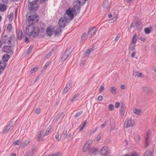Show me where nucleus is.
<instances>
[{"mask_svg": "<svg viewBox=\"0 0 156 156\" xmlns=\"http://www.w3.org/2000/svg\"><path fill=\"white\" fill-rule=\"evenodd\" d=\"M39 30L38 27L33 25H29L26 29V33L30 37H34L39 34Z\"/></svg>", "mask_w": 156, "mask_h": 156, "instance_id": "obj_1", "label": "nucleus"}, {"mask_svg": "<svg viewBox=\"0 0 156 156\" xmlns=\"http://www.w3.org/2000/svg\"><path fill=\"white\" fill-rule=\"evenodd\" d=\"M77 8L75 6L73 8H69L67 9L64 14V17L66 18L67 20L70 21L72 20L74 17L73 14L75 12Z\"/></svg>", "mask_w": 156, "mask_h": 156, "instance_id": "obj_2", "label": "nucleus"}, {"mask_svg": "<svg viewBox=\"0 0 156 156\" xmlns=\"http://www.w3.org/2000/svg\"><path fill=\"white\" fill-rule=\"evenodd\" d=\"M28 7L30 10L32 11L37 10L38 6L37 4V0H28Z\"/></svg>", "mask_w": 156, "mask_h": 156, "instance_id": "obj_3", "label": "nucleus"}, {"mask_svg": "<svg viewBox=\"0 0 156 156\" xmlns=\"http://www.w3.org/2000/svg\"><path fill=\"white\" fill-rule=\"evenodd\" d=\"M134 125V121L131 118L127 119L124 122V127L125 128L132 127Z\"/></svg>", "mask_w": 156, "mask_h": 156, "instance_id": "obj_4", "label": "nucleus"}, {"mask_svg": "<svg viewBox=\"0 0 156 156\" xmlns=\"http://www.w3.org/2000/svg\"><path fill=\"white\" fill-rule=\"evenodd\" d=\"M38 16L37 14H34L28 17V21L30 23L32 22L31 24H33L37 23L38 21Z\"/></svg>", "mask_w": 156, "mask_h": 156, "instance_id": "obj_5", "label": "nucleus"}, {"mask_svg": "<svg viewBox=\"0 0 156 156\" xmlns=\"http://www.w3.org/2000/svg\"><path fill=\"white\" fill-rule=\"evenodd\" d=\"M69 20H67L66 18L64 17L60 18L58 21V24L60 28H64L66 26V23L69 22Z\"/></svg>", "mask_w": 156, "mask_h": 156, "instance_id": "obj_6", "label": "nucleus"}, {"mask_svg": "<svg viewBox=\"0 0 156 156\" xmlns=\"http://www.w3.org/2000/svg\"><path fill=\"white\" fill-rule=\"evenodd\" d=\"M91 142L90 143L89 141L87 142L83 149V151L84 152H88L89 153L90 149V146L91 144Z\"/></svg>", "mask_w": 156, "mask_h": 156, "instance_id": "obj_7", "label": "nucleus"}, {"mask_svg": "<svg viewBox=\"0 0 156 156\" xmlns=\"http://www.w3.org/2000/svg\"><path fill=\"white\" fill-rule=\"evenodd\" d=\"M12 126V122H9L7 126L5 127L3 130L2 133L4 134L7 133Z\"/></svg>", "mask_w": 156, "mask_h": 156, "instance_id": "obj_8", "label": "nucleus"}, {"mask_svg": "<svg viewBox=\"0 0 156 156\" xmlns=\"http://www.w3.org/2000/svg\"><path fill=\"white\" fill-rule=\"evenodd\" d=\"M108 153V148L106 146H104L100 152V154L102 155H105Z\"/></svg>", "mask_w": 156, "mask_h": 156, "instance_id": "obj_9", "label": "nucleus"}, {"mask_svg": "<svg viewBox=\"0 0 156 156\" xmlns=\"http://www.w3.org/2000/svg\"><path fill=\"white\" fill-rule=\"evenodd\" d=\"M3 50L6 53H12V50L11 46H5L3 48Z\"/></svg>", "mask_w": 156, "mask_h": 156, "instance_id": "obj_10", "label": "nucleus"}, {"mask_svg": "<svg viewBox=\"0 0 156 156\" xmlns=\"http://www.w3.org/2000/svg\"><path fill=\"white\" fill-rule=\"evenodd\" d=\"M6 65V63H5L4 62H0V75L2 73L5 69Z\"/></svg>", "mask_w": 156, "mask_h": 156, "instance_id": "obj_11", "label": "nucleus"}, {"mask_svg": "<svg viewBox=\"0 0 156 156\" xmlns=\"http://www.w3.org/2000/svg\"><path fill=\"white\" fill-rule=\"evenodd\" d=\"M71 52L69 51V50H67L63 55L62 59V61H64L69 57L70 54Z\"/></svg>", "mask_w": 156, "mask_h": 156, "instance_id": "obj_12", "label": "nucleus"}, {"mask_svg": "<svg viewBox=\"0 0 156 156\" xmlns=\"http://www.w3.org/2000/svg\"><path fill=\"white\" fill-rule=\"evenodd\" d=\"M97 31V29L95 27H93L91 28L88 32L89 34L90 35H92L95 34Z\"/></svg>", "mask_w": 156, "mask_h": 156, "instance_id": "obj_13", "label": "nucleus"}, {"mask_svg": "<svg viewBox=\"0 0 156 156\" xmlns=\"http://www.w3.org/2000/svg\"><path fill=\"white\" fill-rule=\"evenodd\" d=\"M71 83H68L66 84L65 87L63 91V94H65L66 93H67L68 91L70 89V88L71 87Z\"/></svg>", "mask_w": 156, "mask_h": 156, "instance_id": "obj_14", "label": "nucleus"}, {"mask_svg": "<svg viewBox=\"0 0 156 156\" xmlns=\"http://www.w3.org/2000/svg\"><path fill=\"white\" fill-rule=\"evenodd\" d=\"M98 149L94 147L90 148L89 153L93 154H96L98 152Z\"/></svg>", "mask_w": 156, "mask_h": 156, "instance_id": "obj_15", "label": "nucleus"}, {"mask_svg": "<svg viewBox=\"0 0 156 156\" xmlns=\"http://www.w3.org/2000/svg\"><path fill=\"white\" fill-rule=\"evenodd\" d=\"M143 91L146 93H149L152 92V89L150 87H144L143 88Z\"/></svg>", "mask_w": 156, "mask_h": 156, "instance_id": "obj_16", "label": "nucleus"}, {"mask_svg": "<svg viewBox=\"0 0 156 156\" xmlns=\"http://www.w3.org/2000/svg\"><path fill=\"white\" fill-rule=\"evenodd\" d=\"M62 136L64 138H65L66 137L69 138L70 137V133H69V135H67V130H66V129H65L63 132V133L62 135Z\"/></svg>", "mask_w": 156, "mask_h": 156, "instance_id": "obj_17", "label": "nucleus"}, {"mask_svg": "<svg viewBox=\"0 0 156 156\" xmlns=\"http://www.w3.org/2000/svg\"><path fill=\"white\" fill-rule=\"evenodd\" d=\"M9 58V55L8 54H5L3 56V61L1 62H4L5 63H6V62H7Z\"/></svg>", "mask_w": 156, "mask_h": 156, "instance_id": "obj_18", "label": "nucleus"}, {"mask_svg": "<svg viewBox=\"0 0 156 156\" xmlns=\"http://www.w3.org/2000/svg\"><path fill=\"white\" fill-rule=\"evenodd\" d=\"M133 112L136 115H140L142 112V111L138 109L134 108L133 110Z\"/></svg>", "mask_w": 156, "mask_h": 156, "instance_id": "obj_19", "label": "nucleus"}, {"mask_svg": "<svg viewBox=\"0 0 156 156\" xmlns=\"http://www.w3.org/2000/svg\"><path fill=\"white\" fill-rule=\"evenodd\" d=\"M152 154L153 151L148 150L145 152L144 156H153Z\"/></svg>", "mask_w": 156, "mask_h": 156, "instance_id": "obj_20", "label": "nucleus"}, {"mask_svg": "<svg viewBox=\"0 0 156 156\" xmlns=\"http://www.w3.org/2000/svg\"><path fill=\"white\" fill-rule=\"evenodd\" d=\"M150 135V133L148 132H147V134H146V137L145 138V147H147L149 144V136Z\"/></svg>", "mask_w": 156, "mask_h": 156, "instance_id": "obj_21", "label": "nucleus"}, {"mask_svg": "<svg viewBox=\"0 0 156 156\" xmlns=\"http://www.w3.org/2000/svg\"><path fill=\"white\" fill-rule=\"evenodd\" d=\"M30 140H27L24 141L23 144L20 145V147H24L27 146L30 143Z\"/></svg>", "mask_w": 156, "mask_h": 156, "instance_id": "obj_22", "label": "nucleus"}, {"mask_svg": "<svg viewBox=\"0 0 156 156\" xmlns=\"http://www.w3.org/2000/svg\"><path fill=\"white\" fill-rule=\"evenodd\" d=\"M17 35L18 36V38L19 39L21 40L22 37V36L23 35V33L22 30H19L17 32Z\"/></svg>", "mask_w": 156, "mask_h": 156, "instance_id": "obj_23", "label": "nucleus"}, {"mask_svg": "<svg viewBox=\"0 0 156 156\" xmlns=\"http://www.w3.org/2000/svg\"><path fill=\"white\" fill-rule=\"evenodd\" d=\"M110 91L112 93L115 94H116L117 93L116 87L115 86H113L111 87Z\"/></svg>", "mask_w": 156, "mask_h": 156, "instance_id": "obj_24", "label": "nucleus"}, {"mask_svg": "<svg viewBox=\"0 0 156 156\" xmlns=\"http://www.w3.org/2000/svg\"><path fill=\"white\" fill-rule=\"evenodd\" d=\"M6 9V6L4 4H0V11L3 12Z\"/></svg>", "mask_w": 156, "mask_h": 156, "instance_id": "obj_25", "label": "nucleus"}, {"mask_svg": "<svg viewBox=\"0 0 156 156\" xmlns=\"http://www.w3.org/2000/svg\"><path fill=\"white\" fill-rule=\"evenodd\" d=\"M142 75L141 73H138L136 71H134L133 73V75L135 77H140Z\"/></svg>", "mask_w": 156, "mask_h": 156, "instance_id": "obj_26", "label": "nucleus"}, {"mask_svg": "<svg viewBox=\"0 0 156 156\" xmlns=\"http://www.w3.org/2000/svg\"><path fill=\"white\" fill-rule=\"evenodd\" d=\"M87 123L86 122H85L83 123H82L79 127V131H81L84 128Z\"/></svg>", "mask_w": 156, "mask_h": 156, "instance_id": "obj_27", "label": "nucleus"}, {"mask_svg": "<svg viewBox=\"0 0 156 156\" xmlns=\"http://www.w3.org/2000/svg\"><path fill=\"white\" fill-rule=\"evenodd\" d=\"M137 41V37H136V34H135L133 36V37L132 39V44H136Z\"/></svg>", "mask_w": 156, "mask_h": 156, "instance_id": "obj_28", "label": "nucleus"}, {"mask_svg": "<svg viewBox=\"0 0 156 156\" xmlns=\"http://www.w3.org/2000/svg\"><path fill=\"white\" fill-rule=\"evenodd\" d=\"M110 5L108 1H105L103 4V6L105 9L108 8Z\"/></svg>", "mask_w": 156, "mask_h": 156, "instance_id": "obj_29", "label": "nucleus"}, {"mask_svg": "<svg viewBox=\"0 0 156 156\" xmlns=\"http://www.w3.org/2000/svg\"><path fill=\"white\" fill-rule=\"evenodd\" d=\"M46 32L48 35L51 36L52 35V30L50 27L48 28L47 29Z\"/></svg>", "mask_w": 156, "mask_h": 156, "instance_id": "obj_30", "label": "nucleus"}, {"mask_svg": "<svg viewBox=\"0 0 156 156\" xmlns=\"http://www.w3.org/2000/svg\"><path fill=\"white\" fill-rule=\"evenodd\" d=\"M79 94H75L73 97L70 99V101L72 103L74 101L76 100V98L79 96Z\"/></svg>", "mask_w": 156, "mask_h": 156, "instance_id": "obj_31", "label": "nucleus"}, {"mask_svg": "<svg viewBox=\"0 0 156 156\" xmlns=\"http://www.w3.org/2000/svg\"><path fill=\"white\" fill-rule=\"evenodd\" d=\"M13 12H11L10 13L9 15L8 16L9 20L10 22H11L13 20Z\"/></svg>", "mask_w": 156, "mask_h": 156, "instance_id": "obj_32", "label": "nucleus"}, {"mask_svg": "<svg viewBox=\"0 0 156 156\" xmlns=\"http://www.w3.org/2000/svg\"><path fill=\"white\" fill-rule=\"evenodd\" d=\"M120 116L122 118H123L125 115V110L123 108H121L120 111Z\"/></svg>", "mask_w": 156, "mask_h": 156, "instance_id": "obj_33", "label": "nucleus"}, {"mask_svg": "<svg viewBox=\"0 0 156 156\" xmlns=\"http://www.w3.org/2000/svg\"><path fill=\"white\" fill-rule=\"evenodd\" d=\"M51 129L50 126L48 127L46 130L45 133L44 134V136H47L50 133V131Z\"/></svg>", "mask_w": 156, "mask_h": 156, "instance_id": "obj_34", "label": "nucleus"}, {"mask_svg": "<svg viewBox=\"0 0 156 156\" xmlns=\"http://www.w3.org/2000/svg\"><path fill=\"white\" fill-rule=\"evenodd\" d=\"M87 0H77V2L80 5H83Z\"/></svg>", "mask_w": 156, "mask_h": 156, "instance_id": "obj_35", "label": "nucleus"}, {"mask_svg": "<svg viewBox=\"0 0 156 156\" xmlns=\"http://www.w3.org/2000/svg\"><path fill=\"white\" fill-rule=\"evenodd\" d=\"M92 51V49L91 48L88 49L85 53V55L86 56L88 55Z\"/></svg>", "mask_w": 156, "mask_h": 156, "instance_id": "obj_36", "label": "nucleus"}, {"mask_svg": "<svg viewBox=\"0 0 156 156\" xmlns=\"http://www.w3.org/2000/svg\"><path fill=\"white\" fill-rule=\"evenodd\" d=\"M61 30L60 28H58V29H57V30L55 31V35H59L60 33H61Z\"/></svg>", "mask_w": 156, "mask_h": 156, "instance_id": "obj_37", "label": "nucleus"}, {"mask_svg": "<svg viewBox=\"0 0 156 156\" xmlns=\"http://www.w3.org/2000/svg\"><path fill=\"white\" fill-rule=\"evenodd\" d=\"M135 44H131L130 46L129 50L131 51H133L135 49Z\"/></svg>", "mask_w": 156, "mask_h": 156, "instance_id": "obj_38", "label": "nucleus"}, {"mask_svg": "<svg viewBox=\"0 0 156 156\" xmlns=\"http://www.w3.org/2000/svg\"><path fill=\"white\" fill-rule=\"evenodd\" d=\"M21 141L20 140H18L14 142V144L15 145H20L21 143Z\"/></svg>", "mask_w": 156, "mask_h": 156, "instance_id": "obj_39", "label": "nucleus"}, {"mask_svg": "<svg viewBox=\"0 0 156 156\" xmlns=\"http://www.w3.org/2000/svg\"><path fill=\"white\" fill-rule=\"evenodd\" d=\"M12 26L11 24H9L7 26V29L9 31H10L12 29Z\"/></svg>", "mask_w": 156, "mask_h": 156, "instance_id": "obj_40", "label": "nucleus"}, {"mask_svg": "<svg viewBox=\"0 0 156 156\" xmlns=\"http://www.w3.org/2000/svg\"><path fill=\"white\" fill-rule=\"evenodd\" d=\"M33 45H30L29 48H28L27 50V53L28 54H29L31 52V51L32 48H33Z\"/></svg>", "mask_w": 156, "mask_h": 156, "instance_id": "obj_41", "label": "nucleus"}, {"mask_svg": "<svg viewBox=\"0 0 156 156\" xmlns=\"http://www.w3.org/2000/svg\"><path fill=\"white\" fill-rule=\"evenodd\" d=\"M144 32L146 34H148L151 33V30L149 28H146L145 29Z\"/></svg>", "mask_w": 156, "mask_h": 156, "instance_id": "obj_42", "label": "nucleus"}, {"mask_svg": "<svg viewBox=\"0 0 156 156\" xmlns=\"http://www.w3.org/2000/svg\"><path fill=\"white\" fill-rule=\"evenodd\" d=\"M101 136H102V134L101 133H99L97 135V141H99L100 140V139L101 137Z\"/></svg>", "mask_w": 156, "mask_h": 156, "instance_id": "obj_43", "label": "nucleus"}, {"mask_svg": "<svg viewBox=\"0 0 156 156\" xmlns=\"http://www.w3.org/2000/svg\"><path fill=\"white\" fill-rule=\"evenodd\" d=\"M108 108L110 111H112L114 109V106L112 104H110L108 106Z\"/></svg>", "mask_w": 156, "mask_h": 156, "instance_id": "obj_44", "label": "nucleus"}, {"mask_svg": "<svg viewBox=\"0 0 156 156\" xmlns=\"http://www.w3.org/2000/svg\"><path fill=\"white\" fill-rule=\"evenodd\" d=\"M86 34H83V35L82 36V37L81 38V39L80 40V42H82L84 40H85V38H86Z\"/></svg>", "mask_w": 156, "mask_h": 156, "instance_id": "obj_45", "label": "nucleus"}, {"mask_svg": "<svg viewBox=\"0 0 156 156\" xmlns=\"http://www.w3.org/2000/svg\"><path fill=\"white\" fill-rule=\"evenodd\" d=\"M59 134L58 133H57L55 135V138L57 141H58L60 140V139L59 138Z\"/></svg>", "mask_w": 156, "mask_h": 156, "instance_id": "obj_46", "label": "nucleus"}, {"mask_svg": "<svg viewBox=\"0 0 156 156\" xmlns=\"http://www.w3.org/2000/svg\"><path fill=\"white\" fill-rule=\"evenodd\" d=\"M107 121L105 120V121L104 123L102 124L101 126V127L102 128H103L106 125H107Z\"/></svg>", "mask_w": 156, "mask_h": 156, "instance_id": "obj_47", "label": "nucleus"}, {"mask_svg": "<svg viewBox=\"0 0 156 156\" xmlns=\"http://www.w3.org/2000/svg\"><path fill=\"white\" fill-rule=\"evenodd\" d=\"M121 36V34H117L116 37L115 41H118L120 37Z\"/></svg>", "mask_w": 156, "mask_h": 156, "instance_id": "obj_48", "label": "nucleus"}, {"mask_svg": "<svg viewBox=\"0 0 156 156\" xmlns=\"http://www.w3.org/2000/svg\"><path fill=\"white\" fill-rule=\"evenodd\" d=\"M41 111V109L40 108H38L35 109V112L36 114H38Z\"/></svg>", "mask_w": 156, "mask_h": 156, "instance_id": "obj_49", "label": "nucleus"}, {"mask_svg": "<svg viewBox=\"0 0 156 156\" xmlns=\"http://www.w3.org/2000/svg\"><path fill=\"white\" fill-rule=\"evenodd\" d=\"M82 111H80L79 112H78L75 115V117H77L79 116L82 113Z\"/></svg>", "mask_w": 156, "mask_h": 156, "instance_id": "obj_50", "label": "nucleus"}, {"mask_svg": "<svg viewBox=\"0 0 156 156\" xmlns=\"http://www.w3.org/2000/svg\"><path fill=\"white\" fill-rule=\"evenodd\" d=\"M104 90V87L103 86H101L100 87V88L99 90L100 92H101Z\"/></svg>", "mask_w": 156, "mask_h": 156, "instance_id": "obj_51", "label": "nucleus"}, {"mask_svg": "<svg viewBox=\"0 0 156 156\" xmlns=\"http://www.w3.org/2000/svg\"><path fill=\"white\" fill-rule=\"evenodd\" d=\"M103 99V97L102 96L99 95L98 98V100L99 101H101Z\"/></svg>", "mask_w": 156, "mask_h": 156, "instance_id": "obj_52", "label": "nucleus"}, {"mask_svg": "<svg viewBox=\"0 0 156 156\" xmlns=\"http://www.w3.org/2000/svg\"><path fill=\"white\" fill-rule=\"evenodd\" d=\"M44 131L43 130L40 131L39 133V139H40L42 134L43 133Z\"/></svg>", "mask_w": 156, "mask_h": 156, "instance_id": "obj_53", "label": "nucleus"}, {"mask_svg": "<svg viewBox=\"0 0 156 156\" xmlns=\"http://www.w3.org/2000/svg\"><path fill=\"white\" fill-rule=\"evenodd\" d=\"M120 105V104L118 102H116L115 105V107L116 108H118L119 107Z\"/></svg>", "mask_w": 156, "mask_h": 156, "instance_id": "obj_54", "label": "nucleus"}, {"mask_svg": "<svg viewBox=\"0 0 156 156\" xmlns=\"http://www.w3.org/2000/svg\"><path fill=\"white\" fill-rule=\"evenodd\" d=\"M37 67H35L31 69V72L33 73L34 72L37 71Z\"/></svg>", "mask_w": 156, "mask_h": 156, "instance_id": "obj_55", "label": "nucleus"}, {"mask_svg": "<svg viewBox=\"0 0 156 156\" xmlns=\"http://www.w3.org/2000/svg\"><path fill=\"white\" fill-rule=\"evenodd\" d=\"M27 154L28 156H32L33 154V151H30Z\"/></svg>", "mask_w": 156, "mask_h": 156, "instance_id": "obj_56", "label": "nucleus"}, {"mask_svg": "<svg viewBox=\"0 0 156 156\" xmlns=\"http://www.w3.org/2000/svg\"><path fill=\"white\" fill-rule=\"evenodd\" d=\"M130 156H139V155L136 153H133L131 154Z\"/></svg>", "mask_w": 156, "mask_h": 156, "instance_id": "obj_57", "label": "nucleus"}, {"mask_svg": "<svg viewBox=\"0 0 156 156\" xmlns=\"http://www.w3.org/2000/svg\"><path fill=\"white\" fill-rule=\"evenodd\" d=\"M139 39H140V40L141 41H145V40H146L145 38L143 37H140L139 38Z\"/></svg>", "mask_w": 156, "mask_h": 156, "instance_id": "obj_58", "label": "nucleus"}, {"mask_svg": "<svg viewBox=\"0 0 156 156\" xmlns=\"http://www.w3.org/2000/svg\"><path fill=\"white\" fill-rule=\"evenodd\" d=\"M50 63V61H48L45 64L44 67H47L48 66L49 64Z\"/></svg>", "mask_w": 156, "mask_h": 156, "instance_id": "obj_59", "label": "nucleus"}, {"mask_svg": "<svg viewBox=\"0 0 156 156\" xmlns=\"http://www.w3.org/2000/svg\"><path fill=\"white\" fill-rule=\"evenodd\" d=\"M136 54L135 52H133L131 55V56L132 58H134Z\"/></svg>", "mask_w": 156, "mask_h": 156, "instance_id": "obj_60", "label": "nucleus"}, {"mask_svg": "<svg viewBox=\"0 0 156 156\" xmlns=\"http://www.w3.org/2000/svg\"><path fill=\"white\" fill-rule=\"evenodd\" d=\"M120 88L121 89L124 90L125 89V87L124 85H122L121 86Z\"/></svg>", "mask_w": 156, "mask_h": 156, "instance_id": "obj_61", "label": "nucleus"}, {"mask_svg": "<svg viewBox=\"0 0 156 156\" xmlns=\"http://www.w3.org/2000/svg\"><path fill=\"white\" fill-rule=\"evenodd\" d=\"M11 42V40L10 38L7 42V44H10Z\"/></svg>", "mask_w": 156, "mask_h": 156, "instance_id": "obj_62", "label": "nucleus"}, {"mask_svg": "<svg viewBox=\"0 0 156 156\" xmlns=\"http://www.w3.org/2000/svg\"><path fill=\"white\" fill-rule=\"evenodd\" d=\"M125 1L128 3H130L132 1V0H125Z\"/></svg>", "mask_w": 156, "mask_h": 156, "instance_id": "obj_63", "label": "nucleus"}, {"mask_svg": "<svg viewBox=\"0 0 156 156\" xmlns=\"http://www.w3.org/2000/svg\"><path fill=\"white\" fill-rule=\"evenodd\" d=\"M2 2L5 4H7L8 2V0H2Z\"/></svg>", "mask_w": 156, "mask_h": 156, "instance_id": "obj_64", "label": "nucleus"}]
</instances>
